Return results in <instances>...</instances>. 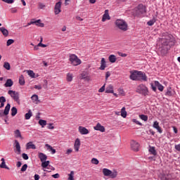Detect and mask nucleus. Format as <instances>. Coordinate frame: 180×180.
<instances>
[{"label": "nucleus", "instance_id": "obj_1", "mask_svg": "<svg viewBox=\"0 0 180 180\" xmlns=\"http://www.w3.org/2000/svg\"><path fill=\"white\" fill-rule=\"evenodd\" d=\"M115 25L116 27L122 30V32H127L128 25L127 22L124 21V20L117 19L115 22Z\"/></svg>", "mask_w": 180, "mask_h": 180}, {"label": "nucleus", "instance_id": "obj_2", "mask_svg": "<svg viewBox=\"0 0 180 180\" xmlns=\"http://www.w3.org/2000/svg\"><path fill=\"white\" fill-rule=\"evenodd\" d=\"M136 92L140 95H143V96H148L150 91H148V88L143 84H141L136 87Z\"/></svg>", "mask_w": 180, "mask_h": 180}, {"label": "nucleus", "instance_id": "obj_3", "mask_svg": "<svg viewBox=\"0 0 180 180\" xmlns=\"http://www.w3.org/2000/svg\"><path fill=\"white\" fill-rule=\"evenodd\" d=\"M132 13L134 16H140V15L146 13V6L143 4H139L133 10Z\"/></svg>", "mask_w": 180, "mask_h": 180}, {"label": "nucleus", "instance_id": "obj_4", "mask_svg": "<svg viewBox=\"0 0 180 180\" xmlns=\"http://www.w3.org/2000/svg\"><path fill=\"white\" fill-rule=\"evenodd\" d=\"M69 60L70 61L72 65H74L75 67H77V65H79L82 61H81V59L77 56L75 54H70L69 56Z\"/></svg>", "mask_w": 180, "mask_h": 180}, {"label": "nucleus", "instance_id": "obj_5", "mask_svg": "<svg viewBox=\"0 0 180 180\" xmlns=\"http://www.w3.org/2000/svg\"><path fill=\"white\" fill-rule=\"evenodd\" d=\"M103 174L104 176H110V178L112 179L116 178V176H117V172H112L110 169L106 168L103 169Z\"/></svg>", "mask_w": 180, "mask_h": 180}, {"label": "nucleus", "instance_id": "obj_6", "mask_svg": "<svg viewBox=\"0 0 180 180\" xmlns=\"http://www.w3.org/2000/svg\"><path fill=\"white\" fill-rule=\"evenodd\" d=\"M151 89L154 92H157V88L160 92H162L164 91V86L160 83L158 81H155L154 84L153 83H150Z\"/></svg>", "mask_w": 180, "mask_h": 180}, {"label": "nucleus", "instance_id": "obj_7", "mask_svg": "<svg viewBox=\"0 0 180 180\" xmlns=\"http://www.w3.org/2000/svg\"><path fill=\"white\" fill-rule=\"evenodd\" d=\"M8 95L16 102L17 103H20V99H19V93L13 90H9L8 91Z\"/></svg>", "mask_w": 180, "mask_h": 180}, {"label": "nucleus", "instance_id": "obj_8", "mask_svg": "<svg viewBox=\"0 0 180 180\" xmlns=\"http://www.w3.org/2000/svg\"><path fill=\"white\" fill-rule=\"evenodd\" d=\"M129 75V79H131V81H139V75L140 71L138 70H131Z\"/></svg>", "mask_w": 180, "mask_h": 180}, {"label": "nucleus", "instance_id": "obj_9", "mask_svg": "<svg viewBox=\"0 0 180 180\" xmlns=\"http://www.w3.org/2000/svg\"><path fill=\"white\" fill-rule=\"evenodd\" d=\"M130 145H131V150H133V151H139V148H140V143H139V142L134 140H131Z\"/></svg>", "mask_w": 180, "mask_h": 180}, {"label": "nucleus", "instance_id": "obj_10", "mask_svg": "<svg viewBox=\"0 0 180 180\" xmlns=\"http://www.w3.org/2000/svg\"><path fill=\"white\" fill-rule=\"evenodd\" d=\"M139 75H138V81H144L145 82H146V81H148V78L147 77V75H146V73H144V72L139 71Z\"/></svg>", "mask_w": 180, "mask_h": 180}, {"label": "nucleus", "instance_id": "obj_11", "mask_svg": "<svg viewBox=\"0 0 180 180\" xmlns=\"http://www.w3.org/2000/svg\"><path fill=\"white\" fill-rule=\"evenodd\" d=\"M61 12V1H58L55 4L54 13L58 15Z\"/></svg>", "mask_w": 180, "mask_h": 180}, {"label": "nucleus", "instance_id": "obj_12", "mask_svg": "<svg viewBox=\"0 0 180 180\" xmlns=\"http://www.w3.org/2000/svg\"><path fill=\"white\" fill-rule=\"evenodd\" d=\"M153 129H156V130L158 131V133H160V134H162V129L161 128V127H160V122H158V121H155L153 122Z\"/></svg>", "mask_w": 180, "mask_h": 180}, {"label": "nucleus", "instance_id": "obj_13", "mask_svg": "<svg viewBox=\"0 0 180 180\" xmlns=\"http://www.w3.org/2000/svg\"><path fill=\"white\" fill-rule=\"evenodd\" d=\"M94 130L97 131H101V133H105V127L102 126L101 123H97L96 126L94 127Z\"/></svg>", "mask_w": 180, "mask_h": 180}, {"label": "nucleus", "instance_id": "obj_14", "mask_svg": "<svg viewBox=\"0 0 180 180\" xmlns=\"http://www.w3.org/2000/svg\"><path fill=\"white\" fill-rule=\"evenodd\" d=\"M79 147H81V141L77 138L76 139L74 144L75 151L78 153V151H79Z\"/></svg>", "mask_w": 180, "mask_h": 180}, {"label": "nucleus", "instance_id": "obj_15", "mask_svg": "<svg viewBox=\"0 0 180 180\" xmlns=\"http://www.w3.org/2000/svg\"><path fill=\"white\" fill-rule=\"evenodd\" d=\"M102 22H106V20H110V15H109V10H105L104 14L103 15Z\"/></svg>", "mask_w": 180, "mask_h": 180}, {"label": "nucleus", "instance_id": "obj_16", "mask_svg": "<svg viewBox=\"0 0 180 180\" xmlns=\"http://www.w3.org/2000/svg\"><path fill=\"white\" fill-rule=\"evenodd\" d=\"M41 20H37L36 21H31L30 22L27 23L28 26H30V25H34L36 24L37 26H39V27H44V23L43 22H40Z\"/></svg>", "mask_w": 180, "mask_h": 180}, {"label": "nucleus", "instance_id": "obj_17", "mask_svg": "<svg viewBox=\"0 0 180 180\" xmlns=\"http://www.w3.org/2000/svg\"><path fill=\"white\" fill-rule=\"evenodd\" d=\"M162 46L167 47L169 44V37H166V38H162L160 40Z\"/></svg>", "mask_w": 180, "mask_h": 180}, {"label": "nucleus", "instance_id": "obj_18", "mask_svg": "<svg viewBox=\"0 0 180 180\" xmlns=\"http://www.w3.org/2000/svg\"><path fill=\"white\" fill-rule=\"evenodd\" d=\"M79 133L82 135L89 134V130L84 127H79Z\"/></svg>", "mask_w": 180, "mask_h": 180}, {"label": "nucleus", "instance_id": "obj_19", "mask_svg": "<svg viewBox=\"0 0 180 180\" xmlns=\"http://www.w3.org/2000/svg\"><path fill=\"white\" fill-rule=\"evenodd\" d=\"M159 51L161 56H165V54H167V53L168 52V48H167V46L161 45V46L159 48Z\"/></svg>", "mask_w": 180, "mask_h": 180}, {"label": "nucleus", "instance_id": "obj_20", "mask_svg": "<svg viewBox=\"0 0 180 180\" xmlns=\"http://www.w3.org/2000/svg\"><path fill=\"white\" fill-rule=\"evenodd\" d=\"M106 68V60H105V58H102L101 60V66L99 68V70L101 71H105V69Z\"/></svg>", "mask_w": 180, "mask_h": 180}, {"label": "nucleus", "instance_id": "obj_21", "mask_svg": "<svg viewBox=\"0 0 180 180\" xmlns=\"http://www.w3.org/2000/svg\"><path fill=\"white\" fill-rule=\"evenodd\" d=\"M38 158H39L41 162H43L44 161H46L47 160V155L43 153H38Z\"/></svg>", "mask_w": 180, "mask_h": 180}, {"label": "nucleus", "instance_id": "obj_22", "mask_svg": "<svg viewBox=\"0 0 180 180\" xmlns=\"http://www.w3.org/2000/svg\"><path fill=\"white\" fill-rule=\"evenodd\" d=\"M36 150V145L33 144L32 141H30L26 144V150Z\"/></svg>", "mask_w": 180, "mask_h": 180}, {"label": "nucleus", "instance_id": "obj_23", "mask_svg": "<svg viewBox=\"0 0 180 180\" xmlns=\"http://www.w3.org/2000/svg\"><path fill=\"white\" fill-rule=\"evenodd\" d=\"M0 32H1L3 36H5V37H8V36H9V31H8V30L4 27H0Z\"/></svg>", "mask_w": 180, "mask_h": 180}, {"label": "nucleus", "instance_id": "obj_24", "mask_svg": "<svg viewBox=\"0 0 180 180\" xmlns=\"http://www.w3.org/2000/svg\"><path fill=\"white\" fill-rule=\"evenodd\" d=\"M13 85V81H12L11 79H8L6 83L4 84V86L6 88H11V86H12Z\"/></svg>", "mask_w": 180, "mask_h": 180}, {"label": "nucleus", "instance_id": "obj_25", "mask_svg": "<svg viewBox=\"0 0 180 180\" xmlns=\"http://www.w3.org/2000/svg\"><path fill=\"white\" fill-rule=\"evenodd\" d=\"M15 153L20 154L21 153V150H20V143H19V141H18V140L15 141Z\"/></svg>", "mask_w": 180, "mask_h": 180}, {"label": "nucleus", "instance_id": "obj_26", "mask_svg": "<svg viewBox=\"0 0 180 180\" xmlns=\"http://www.w3.org/2000/svg\"><path fill=\"white\" fill-rule=\"evenodd\" d=\"M9 110H11V104L7 103L4 111V115H5V116H8V115H9Z\"/></svg>", "mask_w": 180, "mask_h": 180}, {"label": "nucleus", "instance_id": "obj_27", "mask_svg": "<svg viewBox=\"0 0 180 180\" xmlns=\"http://www.w3.org/2000/svg\"><path fill=\"white\" fill-rule=\"evenodd\" d=\"M120 115L122 116V117H123L124 119H126V117H127V111H126V107H123L121 109V114Z\"/></svg>", "mask_w": 180, "mask_h": 180}, {"label": "nucleus", "instance_id": "obj_28", "mask_svg": "<svg viewBox=\"0 0 180 180\" xmlns=\"http://www.w3.org/2000/svg\"><path fill=\"white\" fill-rule=\"evenodd\" d=\"M1 164L0 165V168H4L5 169H9V167L6 166V164L5 163V158H2L1 160Z\"/></svg>", "mask_w": 180, "mask_h": 180}, {"label": "nucleus", "instance_id": "obj_29", "mask_svg": "<svg viewBox=\"0 0 180 180\" xmlns=\"http://www.w3.org/2000/svg\"><path fill=\"white\" fill-rule=\"evenodd\" d=\"M45 146L46 147L47 150H49V151L51 152V154H56V149L53 148V147L49 143L45 144Z\"/></svg>", "mask_w": 180, "mask_h": 180}, {"label": "nucleus", "instance_id": "obj_30", "mask_svg": "<svg viewBox=\"0 0 180 180\" xmlns=\"http://www.w3.org/2000/svg\"><path fill=\"white\" fill-rule=\"evenodd\" d=\"M105 94H113V86H112V84H110L105 89Z\"/></svg>", "mask_w": 180, "mask_h": 180}, {"label": "nucleus", "instance_id": "obj_31", "mask_svg": "<svg viewBox=\"0 0 180 180\" xmlns=\"http://www.w3.org/2000/svg\"><path fill=\"white\" fill-rule=\"evenodd\" d=\"M108 60L110 61V63H112V64H113L114 63H116V56L115 55H110L108 57Z\"/></svg>", "mask_w": 180, "mask_h": 180}, {"label": "nucleus", "instance_id": "obj_32", "mask_svg": "<svg viewBox=\"0 0 180 180\" xmlns=\"http://www.w3.org/2000/svg\"><path fill=\"white\" fill-rule=\"evenodd\" d=\"M50 165V161L49 160H44V162H41V166L42 168L46 169L48 166Z\"/></svg>", "mask_w": 180, "mask_h": 180}, {"label": "nucleus", "instance_id": "obj_33", "mask_svg": "<svg viewBox=\"0 0 180 180\" xmlns=\"http://www.w3.org/2000/svg\"><path fill=\"white\" fill-rule=\"evenodd\" d=\"M14 134H15V137H16V139H22V134H20V131L19 129H16L14 131Z\"/></svg>", "mask_w": 180, "mask_h": 180}, {"label": "nucleus", "instance_id": "obj_34", "mask_svg": "<svg viewBox=\"0 0 180 180\" xmlns=\"http://www.w3.org/2000/svg\"><path fill=\"white\" fill-rule=\"evenodd\" d=\"M55 169L56 168H54V167L49 165L45 169H44V171L46 172H51V171H54Z\"/></svg>", "mask_w": 180, "mask_h": 180}, {"label": "nucleus", "instance_id": "obj_35", "mask_svg": "<svg viewBox=\"0 0 180 180\" xmlns=\"http://www.w3.org/2000/svg\"><path fill=\"white\" fill-rule=\"evenodd\" d=\"M32 116H33V112H32V110H29L28 112L25 114V120H29Z\"/></svg>", "mask_w": 180, "mask_h": 180}, {"label": "nucleus", "instance_id": "obj_36", "mask_svg": "<svg viewBox=\"0 0 180 180\" xmlns=\"http://www.w3.org/2000/svg\"><path fill=\"white\" fill-rule=\"evenodd\" d=\"M3 67L5 68V70H7V71L11 70V64L9 62H4Z\"/></svg>", "mask_w": 180, "mask_h": 180}, {"label": "nucleus", "instance_id": "obj_37", "mask_svg": "<svg viewBox=\"0 0 180 180\" xmlns=\"http://www.w3.org/2000/svg\"><path fill=\"white\" fill-rule=\"evenodd\" d=\"M72 73H68L67 76H66V79L68 81V82H72Z\"/></svg>", "mask_w": 180, "mask_h": 180}, {"label": "nucleus", "instance_id": "obj_38", "mask_svg": "<svg viewBox=\"0 0 180 180\" xmlns=\"http://www.w3.org/2000/svg\"><path fill=\"white\" fill-rule=\"evenodd\" d=\"M31 99L32 102H34V103H36V102L39 101V96H37V94H34L32 96Z\"/></svg>", "mask_w": 180, "mask_h": 180}, {"label": "nucleus", "instance_id": "obj_39", "mask_svg": "<svg viewBox=\"0 0 180 180\" xmlns=\"http://www.w3.org/2000/svg\"><path fill=\"white\" fill-rule=\"evenodd\" d=\"M39 124H40V126H41V127H44V126L47 125V121H46L44 120H39Z\"/></svg>", "mask_w": 180, "mask_h": 180}, {"label": "nucleus", "instance_id": "obj_40", "mask_svg": "<svg viewBox=\"0 0 180 180\" xmlns=\"http://www.w3.org/2000/svg\"><path fill=\"white\" fill-rule=\"evenodd\" d=\"M17 113H18V108H16V107H13L11 108V116H16Z\"/></svg>", "mask_w": 180, "mask_h": 180}, {"label": "nucleus", "instance_id": "obj_41", "mask_svg": "<svg viewBox=\"0 0 180 180\" xmlns=\"http://www.w3.org/2000/svg\"><path fill=\"white\" fill-rule=\"evenodd\" d=\"M149 153L153 154V155H155L157 154V150H155V147H150Z\"/></svg>", "mask_w": 180, "mask_h": 180}, {"label": "nucleus", "instance_id": "obj_42", "mask_svg": "<svg viewBox=\"0 0 180 180\" xmlns=\"http://www.w3.org/2000/svg\"><path fill=\"white\" fill-rule=\"evenodd\" d=\"M139 117L141 120H143V122H147L148 120V116L146 115H139Z\"/></svg>", "mask_w": 180, "mask_h": 180}, {"label": "nucleus", "instance_id": "obj_43", "mask_svg": "<svg viewBox=\"0 0 180 180\" xmlns=\"http://www.w3.org/2000/svg\"><path fill=\"white\" fill-rule=\"evenodd\" d=\"M19 84L20 85H25V77L23 75H21L19 78Z\"/></svg>", "mask_w": 180, "mask_h": 180}, {"label": "nucleus", "instance_id": "obj_44", "mask_svg": "<svg viewBox=\"0 0 180 180\" xmlns=\"http://www.w3.org/2000/svg\"><path fill=\"white\" fill-rule=\"evenodd\" d=\"M27 74L29 77H31V78H36V77L34 76V72H33V70H27Z\"/></svg>", "mask_w": 180, "mask_h": 180}, {"label": "nucleus", "instance_id": "obj_45", "mask_svg": "<svg viewBox=\"0 0 180 180\" xmlns=\"http://www.w3.org/2000/svg\"><path fill=\"white\" fill-rule=\"evenodd\" d=\"M91 164H94V165H98V164H99V160H98V159L94 158L91 159Z\"/></svg>", "mask_w": 180, "mask_h": 180}, {"label": "nucleus", "instance_id": "obj_46", "mask_svg": "<svg viewBox=\"0 0 180 180\" xmlns=\"http://www.w3.org/2000/svg\"><path fill=\"white\" fill-rule=\"evenodd\" d=\"M68 180H74V171L70 172V174H68Z\"/></svg>", "mask_w": 180, "mask_h": 180}, {"label": "nucleus", "instance_id": "obj_47", "mask_svg": "<svg viewBox=\"0 0 180 180\" xmlns=\"http://www.w3.org/2000/svg\"><path fill=\"white\" fill-rule=\"evenodd\" d=\"M154 23H155V19H153V20H149L147 22V25H148V26H153V25H154Z\"/></svg>", "mask_w": 180, "mask_h": 180}, {"label": "nucleus", "instance_id": "obj_48", "mask_svg": "<svg viewBox=\"0 0 180 180\" xmlns=\"http://www.w3.org/2000/svg\"><path fill=\"white\" fill-rule=\"evenodd\" d=\"M13 43H15L13 39H8L6 42V46H9L11 44H13Z\"/></svg>", "mask_w": 180, "mask_h": 180}, {"label": "nucleus", "instance_id": "obj_49", "mask_svg": "<svg viewBox=\"0 0 180 180\" xmlns=\"http://www.w3.org/2000/svg\"><path fill=\"white\" fill-rule=\"evenodd\" d=\"M26 169H27V164H25L24 165H22V167L21 168V172H25V171H26Z\"/></svg>", "mask_w": 180, "mask_h": 180}, {"label": "nucleus", "instance_id": "obj_50", "mask_svg": "<svg viewBox=\"0 0 180 180\" xmlns=\"http://www.w3.org/2000/svg\"><path fill=\"white\" fill-rule=\"evenodd\" d=\"M132 122H134V123H136V124H139V126H143V124H141V122L136 119H133Z\"/></svg>", "mask_w": 180, "mask_h": 180}, {"label": "nucleus", "instance_id": "obj_51", "mask_svg": "<svg viewBox=\"0 0 180 180\" xmlns=\"http://www.w3.org/2000/svg\"><path fill=\"white\" fill-rule=\"evenodd\" d=\"M47 129H49V130H53L54 126H53L52 123H49L48 124Z\"/></svg>", "mask_w": 180, "mask_h": 180}, {"label": "nucleus", "instance_id": "obj_52", "mask_svg": "<svg viewBox=\"0 0 180 180\" xmlns=\"http://www.w3.org/2000/svg\"><path fill=\"white\" fill-rule=\"evenodd\" d=\"M6 102V98H5L4 96H1L0 97V103H5Z\"/></svg>", "mask_w": 180, "mask_h": 180}, {"label": "nucleus", "instance_id": "obj_53", "mask_svg": "<svg viewBox=\"0 0 180 180\" xmlns=\"http://www.w3.org/2000/svg\"><path fill=\"white\" fill-rule=\"evenodd\" d=\"M106 84L103 85L99 89H98V92L102 93V92H105V86Z\"/></svg>", "mask_w": 180, "mask_h": 180}, {"label": "nucleus", "instance_id": "obj_54", "mask_svg": "<svg viewBox=\"0 0 180 180\" xmlns=\"http://www.w3.org/2000/svg\"><path fill=\"white\" fill-rule=\"evenodd\" d=\"M39 9H44V8H46V5L43 3H39Z\"/></svg>", "mask_w": 180, "mask_h": 180}, {"label": "nucleus", "instance_id": "obj_55", "mask_svg": "<svg viewBox=\"0 0 180 180\" xmlns=\"http://www.w3.org/2000/svg\"><path fill=\"white\" fill-rule=\"evenodd\" d=\"M22 157L23 160H29V156L26 153H22Z\"/></svg>", "mask_w": 180, "mask_h": 180}, {"label": "nucleus", "instance_id": "obj_56", "mask_svg": "<svg viewBox=\"0 0 180 180\" xmlns=\"http://www.w3.org/2000/svg\"><path fill=\"white\" fill-rule=\"evenodd\" d=\"M166 95L167 96H172V91L171 90H167V91L166 92Z\"/></svg>", "mask_w": 180, "mask_h": 180}, {"label": "nucleus", "instance_id": "obj_57", "mask_svg": "<svg viewBox=\"0 0 180 180\" xmlns=\"http://www.w3.org/2000/svg\"><path fill=\"white\" fill-rule=\"evenodd\" d=\"M38 46H39V47H43L44 49L46 48V47H47V45H46V44H43V43H41V42H39V43L38 44Z\"/></svg>", "mask_w": 180, "mask_h": 180}, {"label": "nucleus", "instance_id": "obj_58", "mask_svg": "<svg viewBox=\"0 0 180 180\" xmlns=\"http://www.w3.org/2000/svg\"><path fill=\"white\" fill-rule=\"evenodd\" d=\"M52 177L54 178L55 179H57L60 178V174L56 173L55 174H53Z\"/></svg>", "mask_w": 180, "mask_h": 180}, {"label": "nucleus", "instance_id": "obj_59", "mask_svg": "<svg viewBox=\"0 0 180 180\" xmlns=\"http://www.w3.org/2000/svg\"><path fill=\"white\" fill-rule=\"evenodd\" d=\"M161 180H169L168 178H167V175L163 174L160 176Z\"/></svg>", "mask_w": 180, "mask_h": 180}, {"label": "nucleus", "instance_id": "obj_60", "mask_svg": "<svg viewBox=\"0 0 180 180\" xmlns=\"http://www.w3.org/2000/svg\"><path fill=\"white\" fill-rule=\"evenodd\" d=\"M174 148L176 151H180V144L175 145Z\"/></svg>", "mask_w": 180, "mask_h": 180}, {"label": "nucleus", "instance_id": "obj_61", "mask_svg": "<svg viewBox=\"0 0 180 180\" xmlns=\"http://www.w3.org/2000/svg\"><path fill=\"white\" fill-rule=\"evenodd\" d=\"M11 13H16V12H18V9H16L15 8H12L11 9Z\"/></svg>", "mask_w": 180, "mask_h": 180}, {"label": "nucleus", "instance_id": "obj_62", "mask_svg": "<svg viewBox=\"0 0 180 180\" xmlns=\"http://www.w3.org/2000/svg\"><path fill=\"white\" fill-rule=\"evenodd\" d=\"M110 77V72H106L105 73V79L108 80V78Z\"/></svg>", "mask_w": 180, "mask_h": 180}, {"label": "nucleus", "instance_id": "obj_63", "mask_svg": "<svg viewBox=\"0 0 180 180\" xmlns=\"http://www.w3.org/2000/svg\"><path fill=\"white\" fill-rule=\"evenodd\" d=\"M34 180H39L40 179V176L37 174H34Z\"/></svg>", "mask_w": 180, "mask_h": 180}, {"label": "nucleus", "instance_id": "obj_64", "mask_svg": "<svg viewBox=\"0 0 180 180\" xmlns=\"http://www.w3.org/2000/svg\"><path fill=\"white\" fill-rule=\"evenodd\" d=\"M34 88H35V89H38L39 91H40V89H41V86H40V85H35Z\"/></svg>", "mask_w": 180, "mask_h": 180}]
</instances>
